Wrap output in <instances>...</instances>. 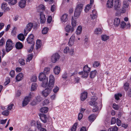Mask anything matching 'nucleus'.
Returning <instances> with one entry per match:
<instances>
[{
  "label": "nucleus",
  "mask_w": 131,
  "mask_h": 131,
  "mask_svg": "<svg viewBox=\"0 0 131 131\" xmlns=\"http://www.w3.org/2000/svg\"><path fill=\"white\" fill-rule=\"evenodd\" d=\"M60 57V55L58 53L53 54L51 58L52 62L53 63H55L59 60Z\"/></svg>",
  "instance_id": "obj_11"
},
{
  "label": "nucleus",
  "mask_w": 131,
  "mask_h": 131,
  "mask_svg": "<svg viewBox=\"0 0 131 131\" xmlns=\"http://www.w3.org/2000/svg\"><path fill=\"white\" fill-rule=\"evenodd\" d=\"M88 72H83L82 77L83 78H86L88 77Z\"/></svg>",
  "instance_id": "obj_52"
},
{
  "label": "nucleus",
  "mask_w": 131,
  "mask_h": 131,
  "mask_svg": "<svg viewBox=\"0 0 131 131\" xmlns=\"http://www.w3.org/2000/svg\"><path fill=\"white\" fill-rule=\"evenodd\" d=\"M17 2V0H9L8 3L9 4L14 5Z\"/></svg>",
  "instance_id": "obj_45"
},
{
  "label": "nucleus",
  "mask_w": 131,
  "mask_h": 131,
  "mask_svg": "<svg viewBox=\"0 0 131 131\" xmlns=\"http://www.w3.org/2000/svg\"><path fill=\"white\" fill-rule=\"evenodd\" d=\"M56 6L55 5H53L51 6V10L52 12H54Z\"/></svg>",
  "instance_id": "obj_64"
},
{
  "label": "nucleus",
  "mask_w": 131,
  "mask_h": 131,
  "mask_svg": "<svg viewBox=\"0 0 131 131\" xmlns=\"http://www.w3.org/2000/svg\"><path fill=\"white\" fill-rule=\"evenodd\" d=\"M59 90V88L57 86H55L53 90V91L54 93H57Z\"/></svg>",
  "instance_id": "obj_48"
},
{
  "label": "nucleus",
  "mask_w": 131,
  "mask_h": 131,
  "mask_svg": "<svg viewBox=\"0 0 131 131\" xmlns=\"http://www.w3.org/2000/svg\"><path fill=\"white\" fill-rule=\"evenodd\" d=\"M37 78L36 76H33L31 79L30 80L32 82H36L37 80Z\"/></svg>",
  "instance_id": "obj_53"
},
{
  "label": "nucleus",
  "mask_w": 131,
  "mask_h": 131,
  "mask_svg": "<svg viewBox=\"0 0 131 131\" xmlns=\"http://www.w3.org/2000/svg\"><path fill=\"white\" fill-rule=\"evenodd\" d=\"M122 95L121 94L118 93L115 95V99L117 100H119V97H121Z\"/></svg>",
  "instance_id": "obj_49"
},
{
  "label": "nucleus",
  "mask_w": 131,
  "mask_h": 131,
  "mask_svg": "<svg viewBox=\"0 0 131 131\" xmlns=\"http://www.w3.org/2000/svg\"><path fill=\"white\" fill-rule=\"evenodd\" d=\"M17 28L16 27H14L11 31V34L12 35L14 36L16 34V31Z\"/></svg>",
  "instance_id": "obj_41"
},
{
  "label": "nucleus",
  "mask_w": 131,
  "mask_h": 131,
  "mask_svg": "<svg viewBox=\"0 0 131 131\" xmlns=\"http://www.w3.org/2000/svg\"><path fill=\"white\" fill-rule=\"evenodd\" d=\"M84 45L85 47L87 48L89 46V43L88 41V39L87 38H86L84 39Z\"/></svg>",
  "instance_id": "obj_39"
},
{
  "label": "nucleus",
  "mask_w": 131,
  "mask_h": 131,
  "mask_svg": "<svg viewBox=\"0 0 131 131\" xmlns=\"http://www.w3.org/2000/svg\"><path fill=\"white\" fill-rule=\"evenodd\" d=\"M40 81H42V86L43 87H46L48 85V79L46 77V74L43 72L40 73L38 77Z\"/></svg>",
  "instance_id": "obj_2"
},
{
  "label": "nucleus",
  "mask_w": 131,
  "mask_h": 131,
  "mask_svg": "<svg viewBox=\"0 0 131 131\" xmlns=\"http://www.w3.org/2000/svg\"><path fill=\"white\" fill-rule=\"evenodd\" d=\"M113 107L114 109L117 110L119 108L118 106V105L116 104L115 103H114L113 105Z\"/></svg>",
  "instance_id": "obj_57"
},
{
  "label": "nucleus",
  "mask_w": 131,
  "mask_h": 131,
  "mask_svg": "<svg viewBox=\"0 0 131 131\" xmlns=\"http://www.w3.org/2000/svg\"><path fill=\"white\" fill-rule=\"evenodd\" d=\"M33 57V55L31 54H30L28 55V57L26 59V61L27 62H29L31 60Z\"/></svg>",
  "instance_id": "obj_46"
},
{
  "label": "nucleus",
  "mask_w": 131,
  "mask_h": 131,
  "mask_svg": "<svg viewBox=\"0 0 131 131\" xmlns=\"http://www.w3.org/2000/svg\"><path fill=\"white\" fill-rule=\"evenodd\" d=\"M69 51V47H66L64 49V52L65 53H67Z\"/></svg>",
  "instance_id": "obj_55"
},
{
  "label": "nucleus",
  "mask_w": 131,
  "mask_h": 131,
  "mask_svg": "<svg viewBox=\"0 0 131 131\" xmlns=\"http://www.w3.org/2000/svg\"><path fill=\"white\" fill-rule=\"evenodd\" d=\"M10 79L9 78H7L6 79V81L4 83L5 85H6L8 84L10 82Z\"/></svg>",
  "instance_id": "obj_54"
},
{
  "label": "nucleus",
  "mask_w": 131,
  "mask_h": 131,
  "mask_svg": "<svg viewBox=\"0 0 131 131\" xmlns=\"http://www.w3.org/2000/svg\"><path fill=\"white\" fill-rule=\"evenodd\" d=\"M75 39V37L74 35H72L70 39L69 42L68 43L69 46H72L74 44Z\"/></svg>",
  "instance_id": "obj_19"
},
{
  "label": "nucleus",
  "mask_w": 131,
  "mask_h": 131,
  "mask_svg": "<svg viewBox=\"0 0 131 131\" xmlns=\"http://www.w3.org/2000/svg\"><path fill=\"white\" fill-rule=\"evenodd\" d=\"M77 123H75L73 125L72 127L71 128V131H75L76 130L78 126Z\"/></svg>",
  "instance_id": "obj_43"
},
{
  "label": "nucleus",
  "mask_w": 131,
  "mask_h": 131,
  "mask_svg": "<svg viewBox=\"0 0 131 131\" xmlns=\"http://www.w3.org/2000/svg\"><path fill=\"white\" fill-rule=\"evenodd\" d=\"M7 3H3L2 4L1 9H2L4 10V11L5 12L9 10V8L7 7Z\"/></svg>",
  "instance_id": "obj_22"
},
{
  "label": "nucleus",
  "mask_w": 131,
  "mask_h": 131,
  "mask_svg": "<svg viewBox=\"0 0 131 131\" xmlns=\"http://www.w3.org/2000/svg\"><path fill=\"white\" fill-rule=\"evenodd\" d=\"M48 110V108L47 107H43L41 108L40 110L41 112L42 113H47Z\"/></svg>",
  "instance_id": "obj_31"
},
{
  "label": "nucleus",
  "mask_w": 131,
  "mask_h": 131,
  "mask_svg": "<svg viewBox=\"0 0 131 131\" xmlns=\"http://www.w3.org/2000/svg\"><path fill=\"white\" fill-rule=\"evenodd\" d=\"M102 33V31L100 28H96L94 31V33L96 35L101 34Z\"/></svg>",
  "instance_id": "obj_32"
},
{
  "label": "nucleus",
  "mask_w": 131,
  "mask_h": 131,
  "mask_svg": "<svg viewBox=\"0 0 131 131\" xmlns=\"http://www.w3.org/2000/svg\"><path fill=\"white\" fill-rule=\"evenodd\" d=\"M45 7L43 5H40L38 7V11L40 13V23H44L46 20L45 16L42 12L45 9Z\"/></svg>",
  "instance_id": "obj_3"
},
{
  "label": "nucleus",
  "mask_w": 131,
  "mask_h": 131,
  "mask_svg": "<svg viewBox=\"0 0 131 131\" xmlns=\"http://www.w3.org/2000/svg\"><path fill=\"white\" fill-rule=\"evenodd\" d=\"M82 7L83 4H78L75 8L74 17H72L71 21V24L72 26V27H73L74 29V28L77 25V23L76 20L75 19H74V18H78L80 16L82 10Z\"/></svg>",
  "instance_id": "obj_1"
},
{
  "label": "nucleus",
  "mask_w": 131,
  "mask_h": 131,
  "mask_svg": "<svg viewBox=\"0 0 131 131\" xmlns=\"http://www.w3.org/2000/svg\"><path fill=\"white\" fill-rule=\"evenodd\" d=\"M124 88L125 90L127 91L129 88V84L127 82H126L124 84Z\"/></svg>",
  "instance_id": "obj_42"
},
{
  "label": "nucleus",
  "mask_w": 131,
  "mask_h": 131,
  "mask_svg": "<svg viewBox=\"0 0 131 131\" xmlns=\"http://www.w3.org/2000/svg\"><path fill=\"white\" fill-rule=\"evenodd\" d=\"M10 76L12 77H14L15 75V71L14 70H12L10 73Z\"/></svg>",
  "instance_id": "obj_58"
},
{
  "label": "nucleus",
  "mask_w": 131,
  "mask_h": 131,
  "mask_svg": "<svg viewBox=\"0 0 131 131\" xmlns=\"http://www.w3.org/2000/svg\"><path fill=\"white\" fill-rule=\"evenodd\" d=\"M7 120V119H0V124H4L6 123Z\"/></svg>",
  "instance_id": "obj_59"
},
{
  "label": "nucleus",
  "mask_w": 131,
  "mask_h": 131,
  "mask_svg": "<svg viewBox=\"0 0 131 131\" xmlns=\"http://www.w3.org/2000/svg\"><path fill=\"white\" fill-rule=\"evenodd\" d=\"M60 68L59 66H56L53 69V72L55 74H58L60 71Z\"/></svg>",
  "instance_id": "obj_24"
},
{
  "label": "nucleus",
  "mask_w": 131,
  "mask_h": 131,
  "mask_svg": "<svg viewBox=\"0 0 131 131\" xmlns=\"http://www.w3.org/2000/svg\"><path fill=\"white\" fill-rule=\"evenodd\" d=\"M9 113V112L8 111V110H6L2 112V114L4 116H7L8 115Z\"/></svg>",
  "instance_id": "obj_50"
},
{
  "label": "nucleus",
  "mask_w": 131,
  "mask_h": 131,
  "mask_svg": "<svg viewBox=\"0 0 131 131\" xmlns=\"http://www.w3.org/2000/svg\"><path fill=\"white\" fill-rule=\"evenodd\" d=\"M39 116L41 120L43 123H45L47 122V118L46 115L44 114H40L39 115Z\"/></svg>",
  "instance_id": "obj_14"
},
{
  "label": "nucleus",
  "mask_w": 131,
  "mask_h": 131,
  "mask_svg": "<svg viewBox=\"0 0 131 131\" xmlns=\"http://www.w3.org/2000/svg\"><path fill=\"white\" fill-rule=\"evenodd\" d=\"M90 70V68H89L87 65H85L83 67V71L84 72L88 73Z\"/></svg>",
  "instance_id": "obj_33"
},
{
  "label": "nucleus",
  "mask_w": 131,
  "mask_h": 131,
  "mask_svg": "<svg viewBox=\"0 0 131 131\" xmlns=\"http://www.w3.org/2000/svg\"><path fill=\"white\" fill-rule=\"evenodd\" d=\"M15 46L17 49H20L22 48L23 45L21 43L19 42L16 43Z\"/></svg>",
  "instance_id": "obj_29"
},
{
  "label": "nucleus",
  "mask_w": 131,
  "mask_h": 131,
  "mask_svg": "<svg viewBox=\"0 0 131 131\" xmlns=\"http://www.w3.org/2000/svg\"><path fill=\"white\" fill-rule=\"evenodd\" d=\"M97 72L96 70H94L91 71L90 74V77L91 78H94Z\"/></svg>",
  "instance_id": "obj_27"
},
{
  "label": "nucleus",
  "mask_w": 131,
  "mask_h": 131,
  "mask_svg": "<svg viewBox=\"0 0 131 131\" xmlns=\"http://www.w3.org/2000/svg\"><path fill=\"white\" fill-rule=\"evenodd\" d=\"M101 38L102 40L103 41H106L109 39V37L108 36L104 35L102 36Z\"/></svg>",
  "instance_id": "obj_35"
},
{
  "label": "nucleus",
  "mask_w": 131,
  "mask_h": 131,
  "mask_svg": "<svg viewBox=\"0 0 131 131\" xmlns=\"http://www.w3.org/2000/svg\"><path fill=\"white\" fill-rule=\"evenodd\" d=\"M121 23L120 19L118 17L115 18L114 20V24L115 27H118L120 26Z\"/></svg>",
  "instance_id": "obj_16"
},
{
  "label": "nucleus",
  "mask_w": 131,
  "mask_h": 131,
  "mask_svg": "<svg viewBox=\"0 0 131 131\" xmlns=\"http://www.w3.org/2000/svg\"><path fill=\"white\" fill-rule=\"evenodd\" d=\"M23 77V74L21 73H19L16 77V79L17 81L21 80Z\"/></svg>",
  "instance_id": "obj_25"
},
{
  "label": "nucleus",
  "mask_w": 131,
  "mask_h": 131,
  "mask_svg": "<svg viewBox=\"0 0 131 131\" xmlns=\"http://www.w3.org/2000/svg\"><path fill=\"white\" fill-rule=\"evenodd\" d=\"M118 129V128L117 127L114 126L109 128L108 130V131H110L111 130H112V131H117Z\"/></svg>",
  "instance_id": "obj_44"
},
{
  "label": "nucleus",
  "mask_w": 131,
  "mask_h": 131,
  "mask_svg": "<svg viewBox=\"0 0 131 131\" xmlns=\"http://www.w3.org/2000/svg\"><path fill=\"white\" fill-rule=\"evenodd\" d=\"M50 69L48 67H46L44 68L43 70V72L44 73L46 74H49L50 72Z\"/></svg>",
  "instance_id": "obj_37"
},
{
  "label": "nucleus",
  "mask_w": 131,
  "mask_h": 131,
  "mask_svg": "<svg viewBox=\"0 0 131 131\" xmlns=\"http://www.w3.org/2000/svg\"><path fill=\"white\" fill-rule=\"evenodd\" d=\"M96 116L93 114L90 115L88 117L89 121L91 122H93L95 119Z\"/></svg>",
  "instance_id": "obj_26"
},
{
  "label": "nucleus",
  "mask_w": 131,
  "mask_h": 131,
  "mask_svg": "<svg viewBox=\"0 0 131 131\" xmlns=\"http://www.w3.org/2000/svg\"><path fill=\"white\" fill-rule=\"evenodd\" d=\"M14 106V104H13L11 103H10L8 105L7 110L9 111L11 110Z\"/></svg>",
  "instance_id": "obj_47"
},
{
  "label": "nucleus",
  "mask_w": 131,
  "mask_h": 131,
  "mask_svg": "<svg viewBox=\"0 0 131 131\" xmlns=\"http://www.w3.org/2000/svg\"><path fill=\"white\" fill-rule=\"evenodd\" d=\"M55 79L54 76L52 75H50L49 77V83L48 87L52 88L54 84Z\"/></svg>",
  "instance_id": "obj_8"
},
{
  "label": "nucleus",
  "mask_w": 131,
  "mask_h": 131,
  "mask_svg": "<svg viewBox=\"0 0 131 131\" xmlns=\"http://www.w3.org/2000/svg\"><path fill=\"white\" fill-rule=\"evenodd\" d=\"M19 63L22 65H24L25 64V61L23 59H19Z\"/></svg>",
  "instance_id": "obj_60"
},
{
  "label": "nucleus",
  "mask_w": 131,
  "mask_h": 131,
  "mask_svg": "<svg viewBox=\"0 0 131 131\" xmlns=\"http://www.w3.org/2000/svg\"><path fill=\"white\" fill-rule=\"evenodd\" d=\"M21 94V92L19 90H18L16 93L15 96L16 97H18Z\"/></svg>",
  "instance_id": "obj_62"
},
{
  "label": "nucleus",
  "mask_w": 131,
  "mask_h": 131,
  "mask_svg": "<svg viewBox=\"0 0 131 131\" xmlns=\"http://www.w3.org/2000/svg\"><path fill=\"white\" fill-rule=\"evenodd\" d=\"M33 24L32 23H30L27 25L24 30V35L25 36H27L28 33L31 30L33 27Z\"/></svg>",
  "instance_id": "obj_7"
},
{
  "label": "nucleus",
  "mask_w": 131,
  "mask_h": 131,
  "mask_svg": "<svg viewBox=\"0 0 131 131\" xmlns=\"http://www.w3.org/2000/svg\"><path fill=\"white\" fill-rule=\"evenodd\" d=\"M18 39L21 41H23L25 39V37L24 35L23 34H20L18 36Z\"/></svg>",
  "instance_id": "obj_36"
},
{
  "label": "nucleus",
  "mask_w": 131,
  "mask_h": 131,
  "mask_svg": "<svg viewBox=\"0 0 131 131\" xmlns=\"http://www.w3.org/2000/svg\"><path fill=\"white\" fill-rule=\"evenodd\" d=\"M94 3V0H90V4L86 5L84 9L85 12L86 13H87L91 7L92 5Z\"/></svg>",
  "instance_id": "obj_13"
},
{
  "label": "nucleus",
  "mask_w": 131,
  "mask_h": 131,
  "mask_svg": "<svg viewBox=\"0 0 131 131\" xmlns=\"http://www.w3.org/2000/svg\"><path fill=\"white\" fill-rule=\"evenodd\" d=\"M68 19V15L66 14L63 15L61 18V21L63 23L66 22Z\"/></svg>",
  "instance_id": "obj_18"
},
{
  "label": "nucleus",
  "mask_w": 131,
  "mask_h": 131,
  "mask_svg": "<svg viewBox=\"0 0 131 131\" xmlns=\"http://www.w3.org/2000/svg\"><path fill=\"white\" fill-rule=\"evenodd\" d=\"M26 0H21L19 3V6L23 8L26 6Z\"/></svg>",
  "instance_id": "obj_23"
},
{
  "label": "nucleus",
  "mask_w": 131,
  "mask_h": 131,
  "mask_svg": "<svg viewBox=\"0 0 131 131\" xmlns=\"http://www.w3.org/2000/svg\"><path fill=\"white\" fill-rule=\"evenodd\" d=\"M116 123L117 125L118 126H120L121 125V121L118 118H117L116 119Z\"/></svg>",
  "instance_id": "obj_61"
},
{
  "label": "nucleus",
  "mask_w": 131,
  "mask_h": 131,
  "mask_svg": "<svg viewBox=\"0 0 131 131\" xmlns=\"http://www.w3.org/2000/svg\"><path fill=\"white\" fill-rule=\"evenodd\" d=\"M65 30L68 33L69 32H72L74 31V29L73 27H71L70 25H67L65 28Z\"/></svg>",
  "instance_id": "obj_15"
},
{
  "label": "nucleus",
  "mask_w": 131,
  "mask_h": 131,
  "mask_svg": "<svg viewBox=\"0 0 131 131\" xmlns=\"http://www.w3.org/2000/svg\"><path fill=\"white\" fill-rule=\"evenodd\" d=\"M49 29V28L47 27L43 28L42 31V33L43 34H46L48 32Z\"/></svg>",
  "instance_id": "obj_38"
},
{
  "label": "nucleus",
  "mask_w": 131,
  "mask_h": 131,
  "mask_svg": "<svg viewBox=\"0 0 131 131\" xmlns=\"http://www.w3.org/2000/svg\"><path fill=\"white\" fill-rule=\"evenodd\" d=\"M129 6L128 3L126 1H125L123 2V5L122 9V13H124L126 10V8H127Z\"/></svg>",
  "instance_id": "obj_17"
},
{
  "label": "nucleus",
  "mask_w": 131,
  "mask_h": 131,
  "mask_svg": "<svg viewBox=\"0 0 131 131\" xmlns=\"http://www.w3.org/2000/svg\"><path fill=\"white\" fill-rule=\"evenodd\" d=\"M37 127L38 128H41V124L39 121H37Z\"/></svg>",
  "instance_id": "obj_63"
},
{
  "label": "nucleus",
  "mask_w": 131,
  "mask_h": 131,
  "mask_svg": "<svg viewBox=\"0 0 131 131\" xmlns=\"http://www.w3.org/2000/svg\"><path fill=\"white\" fill-rule=\"evenodd\" d=\"M13 42L10 39L7 40L6 42V49L7 52H9L13 48Z\"/></svg>",
  "instance_id": "obj_6"
},
{
  "label": "nucleus",
  "mask_w": 131,
  "mask_h": 131,
  "mask_svg": "<svg viewBox=\"0 0 131 131\" xmlns=\"http://www.w3.org/2000/svg\"><path fill=\"white\" fill-rule=\"evenodd\" d=\"M37 86V84L36 83H32L31 86V90L33 91L36 90Z\"/></svg>",
  "instance_id": "obj_34"
},
{
  "label": "nucleus",
  "mask_w": 131,
  "mask_h": 131,
  "mask_svg": "<svg viewBox=\"0 0 131 131\" xmlns=\"http://www.w3.org/2000/svg\"><path fill=\"white\" fill-rule=\"evenodd\" d=\"M97 98L96 97L93 96L91 98V101L90 102V104L94 107L93 111V112H96L98 110L99 107L98 104L96 101Z\"/></svg>",
  "instance_id": "obj_4"
},
{
  "label": "nucleus",
  "mask_w": 131,
  "mask_h": 131,
  "mask_svg": "<svg viewBox=\"0 0 131 131\" xmlns=\"http://www.w3.org/2000/svg\"><path fill=\"white\" fill-rule=\"evenodd\" d=\"M82 28L81 26H78L76 32V34L77 35L80 34L82 32Z\"/></svg>",
  "instance_id": "obj_30"
},
{
  "label": "nucleus",
  "mask_w": 131,
  "mask_h": 131,
  "mask_svg": "<svg viewBox=\"0 0 131 131\" xmlns=\"http://www.w3.org/2000/svg\"><path fill=\"white\" fill-rule=\"evenodd\" d=\"M41 45V40L39 39L37 40L36 42V49H37L39 48Z\"/></svg>",
  "instance_id": "obj_28"
},
{
  "label": "nucleus",
  "mask_w": 131,
  "mask_h": 131,
  "mask_svg": "<svg viewBox=\"0 0 131 131\" xmlns=\"http://www.w3.org/2000/svg\"><path fill=\"white\" fill-rule=\"evenodd\" d=\"M5 42L4 41V39L3 38H2L1 40H0V46H2L4 44H5Z\"/></svg>",
  "instance_id": "obj_56"
},
{
  "label": "nucleus",
  "mask_w": 131,
  "mask_h": 131,
  "mask_svg": "<svg viewBox=\"0 0 131 131\" xmlns=\"http://www.w3.org/2000/svg\"><path fill=\"white\" fill-rule=\"evenodd\" d=\"M88 95L87 92H84L81 93L80 96V99L82 101H84L87 98Z\"/></svg>",
  "instance_id": "obj_20"
},
{
  "label": "nucleus",
  "mask_w": 131,
  "mask_h": 131,
  "mask_svg": "<svg viewBox=\"0 0 131 131\" xmlns=\"http://www.w3.org/2000/svg\"><path fill=\"white\" fill-rule=\"evenodd\" d=\"M113 0H108L107 1L106 6L108 8H110L113 7Z\"/></svg>",
  "instance_id": "obj_21"
},
{
  "label": "nucleus",
  "mask_w": 131,
  "mask_h": 131,
  "mask_svg": "<svg viewBox=\"0 0 131 131\" xmlns=\"http://www.w3.org/2000/svg\"><path fill=\"white\" fill-rule=\"evenodd\" d=\"M48 88L45 89L42 92V94L43 96L46 97L48 95L51 91L52 88L48 87Z\"/></svg>",
  "instance_id": "obj_10"
},
{
  "label": "nucleus",
  "mask_w": 131,
  "mask_h": 131,
  "mask_svg": "<svg viewBox=\"0 0 131 131\" xmlns=\"http://www.w3.org/2000/svg\"><path fill=\"white\" fill-rule=\"evenodd\" d=\"M100 64V63L99 62L97 61H95L93 64V66L94 67H96L99 66Z\"/></svg>",
  "instance_id": "obj_51"
},
{
  "label": "nucleus",
  "mask_w": 131,
  "mask_h": 131,
  "mask_svg": "<svg viewBox=\"0 0 131 131\" xmlns=\"http://www.w3.org/2000/svg\"><path fill=\"white\" fill-rule=\"evenodd\" d=\"M35 95V94L33 93H30L28 96L25 97L22 103V106H24L26 105Z\"/></svg>",
  "instance_id": "obj_5"
},
{
  "label": "nucleus",
  "mask_w": 131,
  "mask_h": 131,
  "mask_svg": "<svg viewBox=\"0 0 131 131\" xmlns=\"http://www.w3.org/2000/svg\"><path fill=\"white\" fill-rule=\"evenodd\" d=\"M34 36L33 35L31 34L27 39V41L28 43H32L33 44Z\"/></svg>",
  "instance_id": "obj_12"
},
{
  "label": "nucleus",
  "mask_w": 131,
  "mask_h": 131,
  "mask_svg": "<svg viewBox=\"0 0 131 131\" xmlns=\"http://www.w3.org/2000/svg\"><path fill=\"white\" fill-rule=\"evenodd\" d=\"M121 8V3L120 0H114V8L116 10H119Z\"/></svg>",
  "instance_id": "obj_9"
},
{
  "label": "nucleus",
  "mask_w": 131,
  "mask_h": 131,
  "mask_svg": "<svg viewBox=\"0 0 131 131\" xmlns=\"http://www.w3.org/2000/svg\"><path fill=\"white\" fill-rule=\"evenodd\" d=\"M126 23L124 21H122L121 22L119 26H120V27L121 28H124L126 26Z\"/></svg>",
  "instance_id": "obj_40"
}]
</instances>
